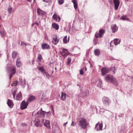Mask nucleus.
I'll return each mask as SVG.
<instances>
[{"label": "nucleus", "instance_id": "obj_32", "mask_svg": "<svg viewBox=\"0 0 133 133\" xmlns=\"http://www.w3.org/2000/svg\"><path fill=\"white\" fill-rule=\"evenodd\" d=\"M38 70L41 71L42 72L44 73V71H45L43 66H39L38 68Z\"/></svg>", "mask_w": 133, "mask_h": 133}, {"label": "nucleus", "instance_id": "obj_21", "mask_svg": "<svg viewBox=\"0 0 133 133\" xmlns=\"http://www.w3.org/2000/svg\"><path fill=\"white\" fill-rule=\"evenodd\" d=\"M44 125L48 129H49L50 128V123L49 121L48 120H46L44 123Z\"/></svg>", "mask_w": 133, "mask_h": 133}, {"label": "nucleus", "instance_id": "obj_1", "mask_svg": "<svg viewBox=\"0 0 133 133\" xmlns=\"http://www.w3.org/2000/svg\"><path fill=\"white\" fill-rule=\"evenodd\" d=\"M78 125L83 129H86L87 125L86 120L83 118H79L78 122Z\"/></svg>", "mask_w": 133, "mask_h": 133}, {"label": "nucleus", "instance_id": "obj_59", "mask_svg": "<svg viewBox=\"0 0 133 133\" xmlns=\"http://www.w3.org/2000/svg\"><path fill=\"white\" fill-rule=\"evenodd\" d=\"M68 41L69 40V38H68Z\"/></svg>", "mask_w": 133, "mask_h": 133}, {"label": "nucleus", "instance_id": "obj_50", "mask_svg": "<svg viewBox=\"0 0 133 133\" xmlns=\"http://www.w3.org/2000/svg\"><path fill=\"white\" fill-rule=\"evenodd\" d=\"M50 0H43V1L46 3H48Z\"/></svg>", "mask_w": 133, "mask_h": 133}, {"label": "nucleus", "instance_id": "obj_48", "mask_svg": "<svg viewBox=\"0 0 133 133\" xmlns=\"http://www.w3.org/2000/svg\"><path fill=\"white\" fill-rule=\"evenodd\" d=\"M34 25H37V26H38V25H39V24H38V23L37 22H36L35 23H33L31 25V26H33Z\"/></svg>", "mask_w": 133, "mask_h": 133}, {"label": "nucleus", "instance_id": "obj_14", "mask_svg": "<svg viewBox=\"0 0 133 133\" xmlns=\"http://www.w3.org/2000/svg\"><path fill=\"white\" fill-rule=\"evenodd\" d=\"M37 13L38 15L42 16H44L45 13L44 11H42L39 8H38L37 9Z\"/></svg>", "mask_w": 133, "mask_h": 133}, {"label": "nucleus", "instance_id": "obj_31", "mask_svg": "<svg viewBox=\"0 0 133 133\" xmlns=\"http://www.w3.org/2000/svg\"><path fill=\"white\" fill-rule=\"evenodd\" d=\"M72 2L74 4V6L75 9H76L77 8V4L76 0H72Z\"/></svg>", "mask_w": 133, "mask_h": 133}, {"label": "nucleus", "instance_id": "obj_57", "mask_svg": "<svg viewBox=\"0 0 133 133\" xmlns=\"http://www.w3.org/2000/svg\"><path fill=\"white\" fill-rule=\"evenodd\" d=\"M55 70H57V68H55Z\"/></svg>", "mask_w": 133, "mask_h": 133}, {"label": "nucleus", "instance_id": "obj_19", "mask_svg": "<svg viewBox=\"0 0 133 133\" xmlns=\"http://www.w3.org/2000/svg\"><path fill=\"white\" fill-rule=\"evenodd\" d=\"M16 98V100L18 101H20L22 99V94L20 91L19 92L18 94L17 95Z\"/></svg>", "mask_w": 133, "mask_h": 133}, {"label": "nucleus", "instance_id": "obj_33", "mask_svg": "<svg viewBox=\"0 0 133 133\" xmlns=\"http://www.w3.org/2000/svg\"><path fill=\"white\" fill-rule=\"evenodd\" d=\"M102 81L100 79H99V82L97 84V86L99 88H101L102 87Z\"/></svg>", "mask_w": 133, "mask_h": 133}, {"label": "nucleus", "instance_id": "obj_52", "mask_svg": "<svg viewBox=\"0 0 133 133\" xmlns=\"http://www.w3.org/2000/svg\"><path fill=\"white\" fill-rule=\"evenodd\" d=\"M15 93H16V92H15V93L14 92L12 93V95H13V97L14 98H15Z\"/></svg>", "mask_w": 133, "mask_h": 133}, {"label": "nucleus", "instance_id": "obj_23", "mask_svg": "<svg viewBox=\"0 0 133 133\" xmlns=\"http://www.w3.org/2000/svg\"><path fill=\"white\" fill-rule=\"evenodd\" d=\"M42 124L40 122V121L38 119L35 122V125L37 127H42Z\"/></svg>", "mask_w": 133, "mask_h": 133}, {"label": "nucleus", "instance_id": "obj_61", "mask_svg": "<svg viewBox=\"0 0 133 133\" xmlns=\"http://www.w3.org/2000/svg\"><path fill=\"white\" fill-rule=\"evenodd\" d=\"M33 114H32V115H33Z\"/></svg>", "mask_w": 133, "mask_h": 133}, {"label": "nucleus", "instance_id": "obj_45", "mask_svg": "<svg viewBox=\"0 0 133 133\" xmlns=\"http://www.w3.org/2000/svg\"><path fill=\"white\" fill-rule=\"evenodd\" d=\"M80 74L81 75H83L84 74L83 70V69H81L80 71Z\"/></svg>", "mask_w": 133, "mask_h": 133}, {"label": "nucleus", "instance_id": "obj_37", "mask_svg": "<svg viewBox=\"0 0 133 133\" xmlns=\"http://www.w3.org/2000/svg\"><path fill=\"white\" fill-rule=\"evenodd\" d=\"M115 66L111 67L110 68V70L113 71V72L114 74L115 73Z\"/></svg>", "mask_w": 133, "mask_h": 133}, {"label": "nucleus", "instance_id": "obj_25", "mask_svg": "<svg viewBox=\"0 0 133 133\" xmlns=\"http://www.w3.org/2000/svg\"><path fill=\"white\" fill-rule=\"evenodd\" d=\"M121 41L120 39H119L116 38L114 39L113 42L115 45H117L120 43Z\"/></svg>", "mask_w": 133, "mask_h": 133}, {"label": "nucleus", "instance_id": "obj_40", "mask_svg": "<svg viewBox=\"0 0 133 133\" xmlns=\"http://www.w3.org/2000/svg\"><path fill=\"white\" fill-rule=\"evenodd\" d=\"M64 2V0H58V2L60 5L63 4Z\"/></svg>", "mask_w": 133, "mask_h": 133}, {"label": "nucleus", "instance_id": "obj_46", "mask_svg": "<svg viewBox=\"0 0 133 133\" xmlns=\"http://www.w3.org/2000/svg\"><path fill=\"white\" fill-rule=\"evenodd\" d=\"M18 82V81L16 80L14 82L13 84L15 86H16L17 85V84Z\"/></svg>", "mask_w": 133, "mask_h": 133}, {"label": "nucleus", "instance_id": "obj_27", "mask_svg": "<svg viewBox=\"0 0 133 133\" xmlns=\"http://www.w3.org/2000/svg\"><path fill=\"white\" fill-rule=\"evenodd\" d=\"M18 55V53L15 51H13L12 54V57L13 59H15Z\"/></svg>", "mask_w": 133, "mask_h": 133}, {"label": "nucleus", "instance_id": "obj_9", "mask_svg": "<svg viewBox=\"0 0 133 133\" xmlns=\"http://www.w3.org/2000/svg\"><path fill=\"white\" fill-rule=\"evenodd\" d=\"M113 77L111 75L108 74L106 76L105 78V79L106 81L108 82H111Z\"/></svg>", "mask_w": 133, "mask_h": 133}, {"label": "nucleus", "instance_id": "obj_26", "mask_svg": "<svg viewBox=\"0 0 133 133\" xmlns=\"http://www.w3.org/2000/svg\"><path fill=\"white\" fill-rule=\"evenodd\" d=\"M52 26L53 28L57 30H58L59 29V26L56 23H52Z\"/></svg>", "mask_w": 133, "mask_h": 133}, {"label": "nucleus", "instance_id": "obj_2", "mask_svg": "<svg viewBox=\"0 0 133 133\" xmlns=\"http://www.w3.org/2000/svg\"><path fill=\"white\" fill-rule=\"evenodd\" d=\"M105 32L104 29H101L99 31V33L96 32L95 34V37L96 38H101L103 37V35Z\"/></svg>", "mask_w": 133, "mask_h": 133}, {"label": "nucleus", "instance_id": "obj_34", "mask_svg": "<svg viewBox=\"0 0 133 133\" xmlns=\"http://www.w3.org/2000/svg\"><path fill=\"white\" fill-rule=\"evenodd\" d=\"M43 74L44 75H45L47 78H49L50 76V75L49 74L46 72V71H44L43 73Z\"/></svg>", "mask_w": 133, "mask_h": 133}, {"label": "nucleus", "instance_id": "obj_30", "mask_svg": "<svg viewBox=\"0 0 133 133\" xmlns=\"http://www.w3.org/2000/svg\"><path fill=\"white\" fill-rule=\"evenodd\" d=\"M19 81L22 85H24L26 84V81L25 79L23 80L22 79L19 78Z\"/></svg>", "mask_w": 133, "mask_h": 133}, {"label": "nucleus", "instance_id": "obj_11", "mask_svg": "<svg viewBox=\"0 0 133 133\" xmlns=\"http://www.w3.org/2000/svg\"><path fill=\"white\" fill-rule=\"evenodd\" d=\"M53 40L52 42L55 45H56L58 42V38H57V36L55 35H53Z\"/></svg>", "mask_w": 133, "mask_h": 133}, {"label": "nucleus", "instance_id": "obj_49", "mask_svg": "<svg viewBox=\"0 0 133 133\" xmlns=\"http://www.w3.org/2000/svg\"><path fill=\"white\" fill-rule=\"evenodd\" d=\"M14 74H12V73H10L9 74V79H10L11 78H12L13 75Z\"/></svg>", "mask_w": 133, "mask_h": 133}, {"label": "nucleus", "instance_id": "obj_56", "mask_svg": "<svg viewBox=\"0 0 133 133\" xmlns=\"http://www.w3.org/2000/svg\"><path fill=\"white\" fill-rule=\"evenodd\" d=\"M27 1L29 2H31L32 0H27Z\"/></svg>", "mask_w": 133, "mask_h": 133}, {"label": "nucleus", "instance_id": "obj_17", "mask_svg": "<svg viewBox=\"0 0 133 133\" xmlns=\"http://www.w3.org/2000/svg\"><path fill=\"white\" fill-rule=\"evenodd\" d=\"M111 29L112 32L114 33L117 31L118 27L116 24H113L112 25Z\"/></svg>", "mask_w": 133, "mask_h": 133}, {"label": "nucleus", "instance_id": "obj_6", "mask_svg": "<svg viewBox=\"0 0 133 133\" xmlns=\"http://www.w3.org/2000/svg\"><path fill=\"white\" fill-rule=\"evenodd\" d=\"M103 103L105 105L108 106L111 103V101L108 98L106 97H104L103 98Z\"/></svg>", "mask_w": 133, "mask_h": 133}, {"label": "nucleus", "instance_id": "obj_47", "mask_svg": "<svg viewBox=\"0 0 133 133\" xmlns=\"http://www.w3.org/2000/svg\"><path fill=\"white\" fill-rule=\"evenodd\" d=\"M76 123H75L73 121H72V123L71 125L72 126L74 127L76 125Z\"/></svg>", "mask_w": 133, "mask_h": 133}, {"label": "nucleus", "instance_id": "obj_10", "mask_svg": "<svg viewBox=\"0 0 133 133\" xmlns=\"http://www.w3.org/2000/svg\"><path fill=\"white\" fill-rule=\"evenodd\" d=\"M67 52V50L66 49L63 48L62 49V51L60 52V54L62 56L65 57L68 55Z\"/></svg>", "mask_w": 133, "mask_h": 133}, {"label": "nucleus", "instance_id": "obj_42", "mask_svg": "<svg viewBox=\"0 0 133 133\" xmlns=\"http://www.w3.org/2000/svg\"><path fill=\"white\" fill-rule=\"evenodd\" d=\"M0 33L1 35L3 36H4L5 35V31H0Z\"/></svg>", "mask_w": 133, "mask_h": 133}, {"label": "nucleus", "instance_id": "obj_53", "mask_svg": "<svg viewBox=\"0 0 133 133\" xmlns=\"http://www.w3.org/2000/svg\"><path fill=\"white\" fill-rule=\"evenodd\" d=\"M68 123V122H66V123H64V124H63V126H65L66 125V124Z\"/></svg>", "mask_w": 133, "mask_h": 133}, {"label": "nucleus", "instance_id": "obj_20", "mask_svg": "<svg viewBox=\"0 0 133 133\" xmlns=\"http://www.w3.org/2000/svg\"><path fill=\"white\" fill-rule=\"evenodd\" d=\"M42 48L43 49H49L50 48V46L46 43L42 44Z\"/></svg>", "mask_w": 133, "mask_h": 133}, {"label": "nucleus", "instance_id": "obj_38", "mask_svg": "<svg viewBox=\"0 0 133 133\" xmlns=\"http://www.w3.org/2000/svg\"><path fill=\"white\" fill-rule=\"evenodd\" d=\"M68 62L67 63V65H68L69 64H70L71 63V59L70 57H68L67 59Z\"/></svg>", "mask_w": 133, "mask_h": 133}, {"label": "nucleus", "instance_id": "obj_60", "mask_svg": "<svg viewBox=\"0 0 133 133\" xmlns=\"http://www.w3.org/2000/svg\"><path fill=\"white\" fill-rule=\"evenodd\" d=\"M35 0H34V2L35 1Z\"/></svg>", "mask_w": 133, "mask_h": 133}, {"label": "nucleus", "instance_id": "obj_24", "mask_svg": "<svg viewBox=\"0 0 133 133\" xmlns=\"http://www.w3.org/2000/svg\"><path fill=\"white\" fill-rule=\"evenodd\" d=\"M89 94V91L87 90H85L83 94H80L81 96L82 97H84L85 96H87Z\"/></svg>", "mask_w": 133, "mask_h": 133}, {"label": "nucleus", "instance_id": "obj_8", "mask_svg": "<svg viewBox=\"0 0 133 133\" xmlns=\"http://www.w3.org/2000/svg\"><path fill=\"white\" fill-rule=\"evenodd\" d=\"M102 75L103 76L105 75L107 73H108L109 70V69L104 67L102 68L101 69Z\"/></svg>", "mask_w": 133, "mask_h": 133}, {"label": "nucleus", "instance_id": "obj_39", "mask_svg": "<svg viewBox=\"0 0 133 133\" xmlns=\"http://www.w3.org/2000/svg\"><path fill=\"white\" fill-rule=\"evenodd\" d=\"M42 59V55L41 54L38 55V59L39 61H41Z\"/></svg>", "mask_w": 133, "mask_h": 133}, {"label": "nucleus", "instance_id": "obj_3", "mask_svg": "<svg viewBox=\"0 0 133 133\" xmlns=\"http://www.w3.org/2000/svg\"><path fill=\"white\" fill-rule=\"evenodd\" d=\"M7 71L10 73L15 74L16 72V68L15 65H12L10 66H8L7 68Z\"/></svg>", "mask_w": 133, "mask_h": 133}, {"label": "nucleus", "instance_id": "obj_44", "mask_svg": "<svg viewBox=\"0 0 133 133\" xmlns=\"http://www.w3.org/2000/svg\"><path fill=\"white\" fill-rule=\"evenodd\" d=\"M12 9V7H10L8 9V12L9 13H11V11Z\"/></svg>", "mask_w": 133, "mask_h": 133}, {"label": "nucleus", "instance_id": "obj_36", "mask_svg": "<svg viewBox=\"0 0 133 133\" xmlns=\"http://www.w3.org/2000/svg\"><path fill=\"white\" fill-rule=\"evenodd\" d=\"M98 39L97 38H94L93 40L94 44V45H96L97 44Z\"/></svg>", "mask_w": 133, "mask_h": 133}, {"label": "nucleus", "instance_id": "obj_5", "mask_svg": "<svg viewBox=\"0 0 133 133\" xmlns=\"http://www.w3.org/2000/svg\"><path fill=\"white\" fill-rule=\"evenodd\" d=\"M29 103L27 102H26L24 100L22 101L20 105V108L21 110H24L26 109Z\"/></svg>", "mask_w": 133, "mask_h": 133}, {"label": "nucleus", "instance_id": "obj_29", "mask_svg": "<svg viewBox=\"0 0 133 133\" xmlns=\"http://www.w3.org/2000/svg\"><path fill=\"white\" fill-rule=\"evenodd\" d=\"M66 94L65 93H62L61 95V99L63 101H65L66 99Z\"/></svg>", "mask_w": 133, "mask_h": 133}, {"label": "nucleus", "instance_id": "obj_16", "mask_svg": "<svg viewBox=\"0 0 133 133\" xmlns=\"http://www.w3.org/2000/svg\"><path fill=\"white\" fill-rule=\"evenodd\" d=\"M53 18L56 21L59 22L61 20V18L58 15L55 14L52 16Z\"/></svg>", "mask_w": 133, "mask_h": 133}, {"label": "nucleus", "instance_id": "obj_43", "mask_svg": "<svg viewBox=\"0 0 133 133\" xmlns=\"http://www.w3.org/2000/svg\"><path fill=\"white\" fill-rule=\"evenodd\" d=\"M21 45L22 46H26V44L24 42H21Z\"/></svg>", "mask_w": 133, "mask_h": 133}, {"label": "nucleus", "instance_id": "obj_12", "mask_svg": "<svg viewBox=\"0 0 133 133\" xmlns=\"http://www.w3.org/2000/svg\"><path fill=\"white\" fill-rule=\"evenodd\" d=\"M16 65L17 67H19L22 65V63L20 61V58L18 57L16 61Z\"/></svg>", "mask_w": 133, "mask_h": 133}, {"label": "nucleus", "instance_id": "obj_54", "mask_svg": "<svg viewBox=\"0 0 133 133\" xmlns=\"http://www.w3.org/2000/svg\"><path fill=\"white\" fill-rule=\"evenodd\" d=\"M52 111L53 112H54V109L53 107L52 106Z\"/></svg>", "mask_w": 133, "mask_h": 133}, {"label": "nucleus", "instance_id": "obj_15", "mask_svg": "<svg viewBox=\"0 0 133 133\" xmlns=\"http://www.w3.org/2000/svg\"><path fill=\"white\" fill-rule=\"evenodd\" d=\"M7 103L9 107L10 108H12L13 107L14 104L13 102L11 100L8 99Z\"/></svg>", "mask_w": 133, "mask_h": 133}, {"label": "nucleus", "instance_id": "obj_22", "mask_svg": "<svg viewBox=\"0 0 133 133\" xmlns=\"http://www.w3.org/2000/svg\"><path fill=\"white\" fill-rule=\"evenodd\" d=\"M110 83H113L114 85L116 86H117L118 84L117 81L116 79L114 77L112 78V79Z\"/></svg>", "mask_w": 133, "mask_h": 133}, {"label": "nucleus", "instance_id": "obj_7", "mask_svg": "<svg viewBox=\"0 0 133 133\" xmlns=\"http://www.w3.org/2000/svg\"><path fill=\"white\" fill-rule=\"evenodd\" d=\"M103 124L101 123H99V122L96 124L95 128L97 131L102 130Z\"/></svg>", "mask_w": 133, "mask_h": 133}, {"label": "nucleus", "instance_id": "obj_51", "mask_svg": "<svg viewBox=\"0 0 133 133\" xmlns=\"http://www.w3.org/2000/svg\"><path fill=\"white\" fill-rule=\"evenodd\" d=\"M113 43V41H111V42H110V46H113V45H112V43Z\"/></svg>", "mask_w": 133, "mask_h": 133}, {"label": "nucleus", "instance_id": "obj_4", "mask_svg": "<svg viewBox=\"0 0 133 133\" xmlns=\"http://www.w3.org/2000/svg\"><path fill=\"white\" fill-rule=\"evenodd\" d=\"M39 110L37 112L36 114L35 115V117L37 118H41L44 116L46 112L42 110Z\"/></svg>", "mask_w": 133, "mask_h": 133}, {"label": "nucleus", "instance_id": "obj_13", "mask_svg": "<svg viewBox=\"0 0 133 133\" xmlns=\"http://www.w3.org/2000/svg\"><path fill=\"white\" fill-rule=\"evenodd\" d=\"M115 4V9L117 10L119 6L120 2L119 0H113Z\"/></svg>", "mask_w": 133, "mask_h": 133}, {"label": "nucleus", "instance_id": "obj_18", "mask_svg": "<svg viewBox=\"0 0 133 133\" xmlns=\"http://www.w3.org/2000/svg\"><path fill=\"white\" fill-rule=\"evenodd\" d=\"M36 97L33 95H30L27 102L29 103V102L32 101L36 99Z\"/></svg>", "mask_w": 133, "mask_h": 133}, {"label": "nucleus", "instance_id": "obj_55", "mask_svg": "<svg viewBox=\"0 0 133 133\" xmlns=\"http://www.w3.org/2000/svg\"><path fill=\"white\" fill-rule=\"evenodd\" d=\"M35 62V61L34 60H33L32 61V64H34V63Z\"/></svg>", "mask_w": 133, "mask_h": 133}, {"label": "nucleus", "instance_id": "obj_28", "mask_svg": "<svg viewBox=\"0 0 133 133\" xmlns=\"http://www.w3.org/2000/svg\"><path fill=\"white\" fill-rule=\"evenodd\" d=\"M94 52L95 55L96 56H99L100 54V51L99 49L95 50Z\"/></svg>", "mask_w": 133, "mask_h": 133}, {"label": "nucleus", "instance_id": "obj_58", "mask_svg": "<svg viewBox=\"0 0 133 133\" xmlns=\"http://www.w3.org/2000/svg\"><path fill=\"white\" fill-rule=\"evenodd\" d=\"M85 71L87 70V68H85Z\"/></svg>", "mask_w": 133, "mask_h": 133}, {"label": "nucleus", "instance_id": "obj_35", "mask_svg": "<svg viewBox=\"0 0 133 133\" xmlns=\"http://www.w3.org/2000/svg\"><path fill=\"white\" fill-rule=\"evenodd\" d=\"M67 36H65L63 38V42L64 43H66L68 41L67 39Z\"/></svg>", "mask_w": 133, "mask_h": 133}, {"label": "nucleus", "instance_id": "obj_41", "mask_svg": "<svg viewBox=\"0 0 133 133\" xmlns=\"http://www.w3.org/2000/svg\"><path fill=\"white\" fill-rule=\"evenodd\" d=\"M121 19L123 20H128V18H126L125 16H122L121 17Z\"/></svg>", "mask_w": 133, "mask_h": 133}]
</instances>
